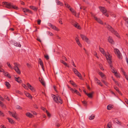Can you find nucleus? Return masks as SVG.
Returning <instances> with one entry per match:
<instances>
[{
    "instance_id": "obj_1",
    "label": "nucleus",
    "mask_w": 128,
    "mask_h": 128,
    "mask_svg": "<svg viewBox=\"0 0 128 128\" xmlns=\"http://www.w3.org/2000/svg\"><path fill=\"white\" fill-rule=\"evenodd\" d=\"M106 57L107 60L108 61V62L110 64V67L112 71V72L114 73V74L116 72H117L116 70L112 66V61L111 58H110L111 56L110 55L109 56L106 55Z\"/></svg>"
},
{
    "instance_id": "obj_2",
    "label": "nucleus",
    "mask_w": 128,
    "mask_h": 128,
    "mask_svg": "<svg viewBox=\"0 0 128 128\" xmlns=\"http://www.w3.org/2000/svg\"><path fill=\"white\" fill-rule=\"evenodd\" d=\"M107 28L111 32L114 34L118 38H120V36L117 31L114 30L108 24L107 25Z\"/></svg>"
},
{
    "instance_id": "obj_3",
    "label": "nucleus",
    "mask_w": 128,
    "mask_h": 128,
    "mask_svg": "<svg viewBox=\"0 0 128 128\" xmlns=\"http://www.w3.org/2000/svg\"><path fill=\"white\" fill-rule=\"evenodd\" d=\"M14 66L13 68L16 72L18 74H20L21 73V72L19 69L18 67L19 66L20 64L16 62H15L14 64Z\"/></svg>"
},
{
    "instance_id": "obj_4",
    "label": "nucleus",
    "mask_w": 128,
    "mask_h": 128,
    "mask_svg": "<svg viewBox=\"0 0 128 128\" xmlns=\"http://www.w3.org/2000/svg\"><path fill=\"white\" fill-rule=\"evenodd\" d=\"M53 99L54 100L56 103H60L61 104L62 103V101L61 99V98L59 96H58L57 97L55 95H54Z\"/></svg>"
},
{
    "instance_id": "obj_5",
    "label": "nucleus",
    "mask_w": 128,
    "mask_h": 128,
    "mask_svg": "<svg viewBox=\"0 0 128 128\" xmlns=\"http://www.w3.org/2000/svg\"><path fill=\"white\" fill-rule=\"evenodd\" d=\"M99 8L100 11L104 15L107 17L108 16V14L107 13V11L104 7L100 6Z\"/></svg>"
},
{
    "instance_id": "obj_6",
    "label": "nucleus",
    "mask_w": 128,
    "mask_h": 128,
    "mask_svg": "<svg viewBox=\"0 0 128 128\" xmlns=\"http://www.w3.org/2000/svg\"><path fill=\"white\" fill-rule=\"evenodd\" d=\"M114 52L117 55L119 59H121L122 58V56L121 53L118 50L117 48H115L114 50Z\"/></svg>"
},
{
    "instance_id": "obj_7",
    "label": "nucleus",
    "mask_w": 128,
    "mask_h": 128,
    "mask_svg": "<svg viewBox=\"0 0 128 128\" xmlns=\"http://www.w3.org/2000/svg\"><path fill=\"white\" fill-rule=\"evenodd\" d=\"M67 86L68 88L73 93H75L78 95L81 96L80 93L76 89L74 90L73 88H71L68 85H67Z\"/></svg>"
},
{
    "instance_id": "obj_8",
    "label": "nucleus",
    "mask_w": 128,
    "mask_h": 128,
    "mask_svg": "<svg viewBox=\"0 0 128 128\" xmlns=\"http://www.w3.org/2000/svg\"><path fill=\"white\" fill-rule=\"evenodd\" d=\"M81 37L84 40H85V41L88 43L89 44L90 42V41L88 40V39L84 35L81 34L80 35Z\"/></svg>"
},
{
    "instance_id": "obj_9",
    "label": "nucleus",
    "mask_w": 128,
    "mask_h": 128,
    "mask_svg": "<svg viewBox=\"0 0 128 128\" xmlns=\"http://www.w3.org/2000/svg\"><path fill=\"white\" fill-rule=\"evenodd\" d=\"M4 4L5 5V7L8 8H12V4L11 3H8L7 2H4Z\"/></svg>"
},
{
    "instance_id": "obj_10",
    "label": "nucleus",
    "mask_w": 128,
    "mask_h": 128,
    "mask_svg": "<svg viewBox=\"0 0 128 128\" xmlns=\"http://www.w3.org/2000/svg\"><path fill=\"white\" fill-rule=\"evenodd\" d=\"M8 112L10 115H11L14 118L16 119H18V114L16 112L14 113L10 111H8Z\"/></svg>"
},
{
    "instance_id": "obj_11",
    "label": "nucleus",
    "mask_w": 128,
    "mask_h": 128,
    "mask_svg": "<svg viewBox=\"0 0 128 128\" xmlns=\"http://www.w3.org/2000/svg\"><path fill=\"white\" fill-rule=\"evenodd\" d=\"M48 25L51 28L57 31H58L59 30L58 29V28L56 27V26L52 25L51 23H49L48 24Z\"/></svg>"
},
{
    "instance_id": "obj_12",
    "label": "nucleus",
    "mask_w": 128,
    "mask_h": 128,
    "mask_svg": "<svg viewBox=\"0 0 128 128\" xmlns=\"http://www.w3.org/2000/svg\"><path fill=\"white\" fill-rule=\"evenodd\" d=\"M108 42L112 44L114 43V41L112 39V37L110 36H109L108 38Z\"/></svg>"
},
{
    "instance_id": "obj_13",
    "label": "nucleus",
    "mask_w": 128,
    "mask_h": 128,
    "mask_svg": "<svg viewBox=\"0 0 128 128\" xmlns=\"http://www.w3.org/2000/svg\"><path fill=\"white\" fill-rule=\"evenodd\" d=\"M94 19L99 23L102 24H103V22L100 19L98 18L97 17L95 16L94 17Z\"/></svg>"
},
{
    "instance_id": "obj_14",
    "label": "nucleus",
    "mask_w": 128,
    "mask_h": 128,
    "mask_svg": "<svg viewBox=\"0 0 128 128\" xmlns=\"http://www.w3.org/2000/svg\"><path fill=\"white\" fill-rule=\"evenodd\" d=\"M27 85L28 88L32 92L35 91V90L34 88L29 83H28Z\"/></svg>"
},
{
    "instance_id": "obj_15",
    "label": "nucleus",
    "mask_w": 128,
    "mask_h": 128,
    "mask_svg": "<svg viewBox=\"0 0 128 128\" xmlns=\"http://www.w3.org/2000/svg\"><path fill=\"white\" fill-rule=\"evenodd\" d=\"M99 50L100 52H101L104 55H105V56H106V55L109 56V55H110H110L109 54H108V55H106V54L105 52L104 51V50L103 48H100V47Z\"/></svg>"
},
{
    "instance_id": "obj_16",
    "label": "nucleus",
    "mask_w": 128,
    "mask_h": 128,
    "mask_svg": "<svg viewBox=\"0 0 128 128\" xmlns=\"http://www.w3.org/2000/svg\"><path fill=\"white\" fill-rule=\"evenodd\" d=\"M23 11L24 12H28L30 13L31 14H32V11L30 10L27 9L26 8H24L23 9Z\"/></svg>"
},
{
    "instance_id": "obj_17",
    "label": "nucleus",
    "mask_w": 128,
    "mask_h": 128,
    "mask_svg": "<svg viewBox=\"0 0 128 128\" xmlns=\"http://www.w3.org/2000/svg\"><path fill=\"white\" fill-rule=\"evenodd\" d=\"M56 2L58 5H59L60 6H63L64 4L63 3L60 2L58 0H56Z\"/></svg>"
},
{
    "instance_id": "obj_18",
    "label": "nucleus",
    "mask_w": 128,
    "mask_h": 128,
    "mask_svg": "<svg viewBox=\"0 0 128 128\" xmlns=\"http://www.w3.org/2000/svg\"><path fill=\"white\" fill-rule=\"evenodd\" d=\"M60 62L61 63L64 65L65 66H67L68 68L69 67V66L68 65V64L63 60H60Z\"/></svg>"
},
{
    "instance_id": "obj_19",
    "label": "nucleus",
    "mask_w": 128,
    "mask_h": 128,
    "mask_svg": "<svg viewBox=\"0 0 128 128\" xmlns=\"http://www.w3.org/2000/svg\"><path fill=\"white\" fill-rule=\"evenodd\" d=\"M14 78L15 80L18 82L19 83H21L22 82V80L20 79V78L19 77L18 78L15 77Z\"/></svg>"
},
{
    "instance_id": "obj_20",
    "label": "nucleus",
    "mask_w": 128,
    "mask_h": 128,
    "mask_svg": "<svg viewBox=\"0 0 128 128\" xmlns=\"http://www.w3.org/2000/svg\"><path fill=\"white\" fill-rule=\"evenodd\" d=\"M94 93V92H92L90 93H87L86 95H87L90 98H92V94Z\"/></svg>"
},
{
    "instance_id": "obj_21",
    "label": "nucleus",
    "mask_w": 128,
    "mask_h": 128,
    "mask_svg": "<svg viewBox=\"0 0 128 128\" xmlns=\"http://www.w3.org/2000/svg\"><path fill=\"white\" fill-rule=\"evenodd\" d=\"M75 24H74V27L79 29H80L81 28L80 25H79L77 22H75Z\"/></svg>"
},
{
    "instance_id": "obj_22",
    "label": "nucleus",
    "mask_w": 128,
    "mask_h": 128,
    "mask_svg": "<svg viewBox=\"0 0 128 128\" xmlns=\"http://www.w3.org/2000/svg\"><path fill=\"white\" fill-rule=\"evenodd\" d=\"M114 89L118 92V93L120 94L121 95V96L122 95V93L120 91L118 88L116 86H114Z\"/></svg>"
},
{
    "instance_id": "obj_23",
    "label": "nucleus",
    "mask_w": 128,
    "mask_h": 128,
    "mask_svg": "<svg viewBox=\"0 0 128 128\" xmlns=\"http://www.w3.org/2000/svg\"><path fill=\"white\" fill-rule=\"evenodd\" d=\"M26 116L30 118H32L33 116V115L29 112H28L26 114Z\"/></svg>"
},
{
    "instance_id": "obj_24",
    "label": "nucleus",
    "mask_w": 128,
    "mask_h": 128,
    "mask_svg": "<svg viewBox=\"0 0 128 128\" xmlns=\"http://www.w3.org/2000/svg\"><path fill=\"white\" fill-rule=\"evenodd\" d=\"M14 45L16 46L20 47L21 46V45L20 44L19 42H15L14 43Z\"/></svg>"
},
{
    "instance_id": "obj_25",
    "label": "nucleus",
    "mask_w": 128,
    "mask_h": 128,
    "mask_svg": "<svg viewBox=\"0 0 128 128\" xmlns=\"http://www.w3.org/2000/svg\"><path fill=\"white\" fill-rule=\"evenodd\" d=\"M4 84L8 88H10V85L8 82H5L4 83Z\"/></svg>"
},
{
    "instance_id": "obj_26",
    "label": "nucleus",
    "mask_w": 128,
    "mask_h": 128,
    "mask_svg": "<svg viewBox=\"0 0 128 128\" xmlns=\"http://www.w3.org/2000/svg\"><path fill=\"white\" fill-rule=\"evenodd\" d=\"M25 94L26 96L30 98H32V97L30 94L28 92H26L25 93Z\"/></svg>"
},
{
    "instance_id": "obj_27",
    "label": "nucleus",
    "mask_w": 128,
    "mask_h": 128,
    "mask_svg": "<svg viewBox=\"0 0 128 128\" xmlns=\"http://www.w3.org/2000/svg\"><path fill=\"white\" fill-rule=\"evenodd\" d=\"M30 8H31L34 11H36L38 10V8L34 6H30Z\"/></svg>"
},
{
    "instance_id": "obj_28",
    "label": "nucleus",
    "mask_w": 128,
    "mask_h": 128,
    "mask_svg": "<svg viewBox=\"0 0 128 128\" xmlns=\"http://www.w3.org/2000/svg\"><path fill=\"white\" fill-rule=\"evenodd\" d=\"M112 122H108L107 124V128H111V127Z\"/></svg>"
},
{
    "instance_id": "obj_29",
    "label": "nucleus",
    "mask_w": 128,
    "mask_h": 128,
    "mask_svg": "<svg viewBox=\"0 0 128 128\" xmlns=\"http://www.w3.org/2000/svg\"><path fill=\"white\" fill-rule=\"evenodd\" d=\"M73 70L74 73L76 75L79 72L78 70L75 68H73Z\"/></svg>"
},
{
    "instance_id": "obj_30",
    "label": "nucleus",
    "mask_w": 128,
    "mask_h": 128,
    "mask_svg": "<svg viewBox=\"0 0 128 128\" xmlns=\"http://www.w3.org/2000/svg\"><path fill=\"white\" fill-rule=\"evenodd\" d=\"M4 75L5 76H7L9 78H10L11 77L9 74L8 72H4Z\"/></svg>"
},
{
    "instance_id": "obj_31",
    "label": "nucleus",
    "mask_w": 128,
    "mask_h": 128,
    "mask_svg": "<svg viewBox=\"0 0 128 128\" xmlns=\"http://www.w3.org/2000/svg\"><path fill=\"white\" fill-rule=\"evenodd\" d=\"M70 83L75 87H76L77 86L72 81L70 80Z\"/></svg>"
},
{
    "instance_id": "obj_32",
    "label": "nucleus",
    "mask_w": 128,
    "mask_h": 128,
    "mask_svg": "<svg viewBox=\"0 0 128 128\" xmlns=\"http://www.w3.org/2000/svg\"><path fill=\"white\" fill-rule=\"evenodd\" d=\"M7 119L8 120L9 122L12 123L13 124L14 123V122L12 119L9 118H8Z\"/></svg>"
},
{
    "instance_id": "obj_33",
    "label": "nucleus",
    "mask_w": 128,
    "mask_h": 128,
    "mask_svg": "<svg viewBox=\"0 0 128 128\" xmlns=\"http://www.w3.org/2000/svg\"><path fill=\"white\" fill-rule=\"evenodd\" d=\"M39 64L41 66L42 68L44 71V65L42 62H39Z\"/></svg>"
},
{
    "instance_id": "obj_34",
    "label": "nucleus",
    "mask_w": 128,
    "mask_h": 128,
    "mask_svg": "<svg viewBox=\"0 0 128 128\" xmlns=\"http://www.w3.org/2000/svg\"><path fill=\"white\" fill-rule=\"evenodd\" d=\"M112 106L110 104L108 105L107 106V109L108 110H110L112 109Z\"/></svg>"
},
{
    "instance_id": "obj_35",
    "label": "nucleus",
    "mask_w": 128,
    "mask_h": 128,
    "mask_svg": "<svg viewBox=\"0 0 128 128\" xmlns=\"http://www.w3.org/2000/svg\"><path fill=\"white\" fill-rule=\"evenodd\" d=\"M98 74L102 78L104 76V74L102 72H100L98 73Z\"/></svg>"
},
{
    "instance_id": "obj_36",
    "label": "nucleus",
    "mask_w": 128,
    "mask_h": 128,
    "mask_svg": "<svg viewBox=\"0 0 128 128\" xmlns=\"http://www.w3.org/2000/svg\"><path fill=\"white\" fill-rule=\"evenodd\" d=\"M95 116L93 114L89 118V120H91L94 119V118Z\"/></svg>"
},
{
    "instance_id": "obj_37",
    "label": "nucleus",
    "mask_w": 128,
    "mask_h": 128,
    "mask_svg": "<svg viewBox=\"0 0 128 128\" xmlns=\"http://www.w3.org/2000/svg\"><path fill=\"white\" fill-rule=\"evenodd\" d=\"M76 75L79 77L80 79H82V75L80 72L78 73Z\"/></svg>"
},
{
    "instance_id": "obj_38",
    "label": "nucleus",
    "mask_w": 128,
    "mask_h": 128,
    "mask_svg": "<svg viewBox=\"0 0 128 128\" xmlns=\"http://www.w3.org/2000/svg\"><path fill=\"white\" fill-rule=\"evenodd\" d=\"M0 106L3 108H5L6 106L4 105L3 103L1 101H0Z\"/></svg>"
},
{
    "instance_id": "obj_39",
    "label": "nucleus",
    "mask_w": 128,
    "mask_h": 128,
    "mask_svg": "<svg viewBox=\"0 0 128 128\" xmlns=\"http://www.w3.org/2000/svg\"><path fill=\"white\" fill-rule=\"evenodd\" d=\"M7 64L8 66L9 67V68L11 69H13V68L12 66L10 63H9L8 62L7 63Z\"/></svg>"
},
{
    "instance_id": "obj_40",
    "label": "nucleus",
    "mask_w": 128,
    "mask_h": 128,
    "mask_svg": "<svg viewBox=\"0 0 128 128\" xmlns=\"http://www.w3.org/2000/svg\"><path fill=\"white\" fill-rule=\"evenodd\" d=\"M15 107L17 109H19V110L22 109V108L18 105H16V106Z\"/></svg>"
},
{
    "instance_id": "obj_41",
    "label": "nucleus",
    "mask_w": 128,
    "mask_h": 128,
    "mask_svg": "<svg viewBox=\"0 0 128 128\" xmlns=\"http://www.w3.org/2000/svg\"><path fill=\"white\" fill-rule=\"evenodd\" d=\"M115 122L117 124H119L120 125H121V124L120 122L117 119H116Z\"/></svg>"
},
{
    "instance_id": "obj_42",
    "label": "nucleus",
    "mask_w": 128,
    "mask_h": 128,
    "mask_svg": "<svg viewBox=\"0 0 128 128\" xmlns=\"http://www.w3.org/2000/svg\"><path fill=\"white\" fill-rule=\"evenodd\" d=\"M82 102L84 104V106H86L87 105V102L86 101L84 100L83 101H82Z\"/></svg>"
},
{
    "instance_id": "obj_43",
    "label": "nucleus",
    "mask_w": 128,
    "mask_h": 128,
    "mask_svg": "<svg viewBox=\"0 0 128 128\" xmlns=\"http://www.w3.org/2000/svg\"><path fill=\"white\" fill-rule=\"evenodd\" d=\"M69 10L72 13H74L75 12V11L72 8H70Z\"/></svg>"
},
{
    "instance_id": "obj_44",
    "label": "nucleus",
    "mask_w": 128,
    "mask_h": 128,
    "mask_svg": "<svg viewBox=\"0 0 128 128\" xmlns=\"http://www.w3.org/2000/svg\"><path fill=\"white\" fill-rule=\"evenodd\" d=\"M114 75L117 77H120V74L117 73V72H116Z\"/></svg>"
},
{
    "instance_id": "obj_45",
    "label": "nucleus",
    "mask_w": 128,
    "mask_h": 128,
    "mask_svg": "<svg viewBox=\"0 0 128 128\" xmlns=\"http://www.w3.org/2000/svg\"><path fill=\"white\" fill-rule=\"evenodd\" d=\"M56 126L58 127L60 126V124L59 122H58V121H56Z\"/></svg>"
},
{
    "instance_id": "obj_46",
    "label": "nucleus",
    "mask_w": 128,
    "mask_h": 128,
    "mask_svg": "<svg viewBox=\"0 0 128 128\" xmlns=\"http://www.w3.org/2000/svg\"><path fill=\"white\" fill-rule=\"evenodd\" d=\"M46 112L48 116L49 117L51 115L50 113L48 112L47 110H46Z\"/></svg>"
},
{
    "instance_id": "obj_47",
    "label": "nucleus",
    "mask_w": 128,
    "mask_h": 128,
    "mask_svg": "<svg viewBox=\"0 0 128 128\" xmlns=\"http://www.w3.org/2000/svg\"><path fill=\"white\" fill-rule=\"evenodd\" d=\"M12 8H13L15 9H17L18 8V7L17 6H14L12 4Z\"/></svg>"
},
{
    "instance_id": "obj_48",
    "label": "nucleus",
    "mask_w": 128,
    "mask_h": 128,
    "mask_svg": "<svg viewBox=\"0 0 128 128\" xmlns=\"http://www.w3.org/2000/svg\"><path fill=\"white\" fill-rule=\"evenodd\" d=\"M47 33L48 35H50V36H52L53 35V34L52 33L49 31Z\"/></svg>"
},
{
    "instance_id": "obj_49",
    "label": "nucleus",
    "mask_w": 128,
    "mask_h": 128,
    "mask_svg": "<svg viewBox=\"0 0 128 128\" xmlns=\"http://www.w3.org/2000/svg\"><path fill=\"white\" fill-rule=\"evenodd\" d=\"M0 116H4V114L0 110Z\"/></svg>"
},
{
    "instance_id": "obj_50",
    "label": "nucleus",
    "mask_w": 128,
    "mask_h": 128,
    "mask_svg": "<svg viewBox=\"0 0 128 128\" xmlns=\"http://www.w3.org/2000/svg\"><path fill=\"white\" fill-rule=\"evenodd\" d=\"M4 97L5 99H7L8 101L10 100L9 98H8V96L7 95H6L4 96Z\"/></svg>"
},
{
    "instance_id": "obj_51",
    "label": "nucleus",
    "mask_w": 128,
    "mask_h": 128,
    "mask_svg": "<svg viewBox=\"0 0 128 128\" xmlns=\"http://www.w3.org/2000/svg\"><path fill=\"white\" fill-rule=\"evenodd\" d=\"M59 22L61 24H62V18H60L58 20Z\"/></svg>"
},
{
    "instance_id": "obj_52",
    "label": "nucleus",
    "mask_w": 128,
    "mask_h": 128,
    "mask_svg": "<svg viewBox=\"0 0 128 128\" xmlns=\"http://www.w3.org/2000/svg\"><path fill=\"white\" fill-rule=\"evenodd\" d=\"M65 5L68 8H69L70 7V6L68 3H65Z\"/></svg>"
},
{
    "instance_id": "obj_53",
    "label": "nucleus",
    "mask_w": 128,
    "mask_h": 128,
    "mask_svg": "<svg viewBox=\"0 0 128 128\" xmlns=\"http://www.w3.org/2000/svg\"><path fill=\"white\" fill-rule=\"evenodd\" d=\"M75 22H76L74 20H72L71 22L72 24L74 26V24H75Z\"/></svg>"
},
{
    "instance_id": "obj_54",
    "label": "nucleus",
    "mask_w": 128,
    "mask_h": 128,
    "mask_svg": "<svg viewBox=\"0 0 128 128\" xmlns=\"http://www.w3.org/2000/svg\"><path fill=\"white\" fill-rule=\"evenodd\" d=\"M125 21L128 24V18H124Z\"/></svg>"
},
{
    "instance_id": "obj_55",
    "label": "nucleus",
    "mask_w": 128,
    "mask_h": 128,
    "mask_svg": "<svg viewBox=\"0 0 128 128\" xmlns=\"http://www.w3.org/2000/svg\"><path fill=\"white\" fill-rule=\"evenodd\" d=\"M77 44L79 46H80V47H82V44L80 43V41L76 42Z\"/></svg>"
},
{
    "instance_id": "obj_56",
    "label": "nucleus",
    "mask_w": 128,
    "mask_h": 128,
    "mask_svg": "<svg viewBox=\"0 0 128 128\" xmlns=\"http://www.w3.org/2000/svg\"><path fill=\"white\" fill-rule=\"evenodd\" d=\"M16 93H18L20 94H22V92H20V91H19V90H16Z\"/></svg>"
},
{
    "instance_id": "obj_57",
    "label": "nucleus",
    "mask_w": 128,
    "mask_h": 128,
    "mask_svg": "<svg viewBox=\"0 0 128 128\" xmlns=\"http://www.w3.org/2000/svg\"><path fill=\"white\" fill-rule=\"evenodd\" d=\"M44 57L47 60H48L49 59V57L48 55H45Z\"/></svg>"
},
{
    "instance_id": "obj_58",
    "label": "nucleus",
    "mask_w": 128,
    "mask_h": 128,
    "mask_svg": "<svg viewBox=\"0 0 128 128\" xmlns=\"http://www.w3.org/2000/svg\"><path fill=\"white\" fill-rule=\"evenodd\" d=\"M80 8L81 9H83L84 10H85L86 8V7L84 6H81Z\"/></svg>"
},
{
    "instance_id": "obj_59",
    "label": "nucleus",
    "mask_w": 128,
    "mask_h": 128,
    "mask_svg": "<svg viewBox=\"0 0 128 128\" xmlns=\"http://www.w3.org/2000/svg\"><path fill=\"white\" fill-rule=\"evenodd\" d=\"M41 22V20H38V25L40 24Z\"/></svg>"
},
{
    "instance_id": "obj_60",
    "label": "nucleus",
    "mask_w": 128,
    "mask_h": 128,
    "mask_svg": "<svg viewBox=\"0 0 128 128\" xmlns=\"http://www.w3.org/2000/svg\"><path fill=\"white\" fill-rule=\"evenodd\" d=\"M124 100L128 104V100L126 98H125Z\"/></svg>"
},
{
    "instance_id": "obj_61",
    "label": "nucleus",
    "mask_w": 128,
    "mask_h": 128,
    "mask_svg": "<svg viewBox=\"0 0 128 128\" xmlns=\"http://www.w3.org/2000/svg\"><path fill=\"white\" fill-rule=\"evenodd\" d=\"M41 84L43 85L44 86H45V83L44 82V81H43L42 82H41Z\"/></svg>"
},
{
    "instance_id": "obj_62",
    "label": "nucleus",
    "mask_w": 128,
    "mask_h": 128,
    "mask_svg": "<svg viewBox=\"0 0 128 128\" xmlns=\"http://www.w3.org/2000/svg\"><path fill=\"white\" fill-rule=\"evenodd\" d=\"M41 108L42 110H43L44 111H45V110H46V109L43 107H41Z\"/></svg>"
},
{
    "instance_id": "obj_63",
    "label": "nucleus",
    "mask_w": 128,
    "mask_h": 128,
    "mask_svg": "<svg viewBox=\"0 0 128 128\" xmlns=\"http://www.w3.org/2000/svg\"><path fill=\"white\" fill-rule=\"evenodd\" d=\"M72 65L75 67H76V66L75 65L74 61L72 60Z\"/></svg>"
},
{
    "instance_id": "obj_64",
    "label": "nucleus",
    "mask_w": 128,
    "mask_h": 128,
    "mask_svg": "<svg viewBox=\"0 0 128 128\" xmlns=\"http://www.w3.org/2000/svg\"><path fill=\"white\" fill-rule=\"evenodd\" d=\"M106 86H108V83L107 82H106L104 84Z\"/></svg>"
}]
</instances>
